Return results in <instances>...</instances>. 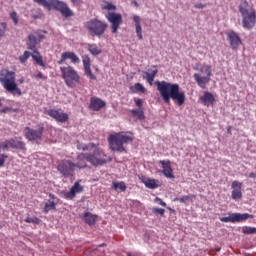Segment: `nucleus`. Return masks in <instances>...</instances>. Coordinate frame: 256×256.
I'll use <instances>...</instances> for the list:
<instances>
[{"instance_id": "obj_14", "label": "nucleus", "mask_w": 256, "mask_h": 256, "mask_svg": "<svg viewBox=\"0 0 256 256\" xmlns=\"http://www.w3.org/2000/svg\"><path fill=\"white\" fill-rule=\"evenodd\" d=\"M45 115H48L49 117H52V119H55L57 123H67L69 121V114L63 112V110L60 109H46L44 110Z\"/></svg>"}, {"instance_id": "obj_39", "label": "nucleus", "mask_w": 256, "mask_h": 256, "mask_svg": "<svg viewBox=\"0 0 256 256\" xmlns=\"http://www.w3.org/2000/svg\"><path fill=\"white\" fill-rule=\"evenodd\" d=\"M26 223H33V225H39L41 223V219L37 217H26L24 220Z\"/></svg>"}, {"instance_id": "obj_49", "label": "nucleus", "mask_w": 256, "mask_h": 256, "mask_svg": "<svg viewBox=\"0 0 256 256\" xmlns=\"http://www.w3.org/2000/svg\"><path fill=\"white\" fill-rule=\"evenodd\" d=\"M135 104L137 107H141L143 105V101L141 99H136Z\"/></svg>"}, {"instance_id": "obj_19", "label": "nucleus", "mask_w": 256, "mask_h": 256, "mask_svg": "<svg viewBox=\"0 0 256 256\" xmlns=\"http://www.w3.org/2000/svg\"><path fill=\"white\" fill-rule=\"evenodd\" d=\"M77 193H83V186L79 183V181L74 183V185L70 188V191L64 193V199L72 201L74 197H77Z\"/></svg>"}, {"instance_id": "obj_18", "label": "nucleus", "mask_w": 256, "mask_h": 256, "mask_svg": "<svg viewBox=\"0 0 256 256\" xmlns=\"http://www.w3.org/2000/svg\"><path fill=\"white\" fill-rule=\"evenodd\" d=\"M231 189H232L231 197L234 201H237V200L243 198V192L241 191V189H243V183L242 182L234 180L231 184Z\"/></svg>"}, {"instance_id": "obj_43", "label": "nucleus", "mask_w": 256, "mask_h": 256, "mask_svg": "<svg viewBox=\"0 0 256 256\" xmlns=\"http://www.w3.org/2000/svg\"><path fill=\"white\" fill-rule=\"evenodd\" d=\"M77 149H79V151H88L89 150V146L87 144H81V143H77Z\"/></svg>"}, {"instance_id": "obj_3", "label": "nucleus", "mask_w": 256, "mask_h": 256, "mask_svg": "<svg viewBox=\"0 0 256 256\" xmlns=\"http://www.w3.org/2000/svg\"><path fill=\"white\" fill-rule=\"evenodd\" d=\"M238 9L242 17V27L248 31L253 29L256 25V12L253 6H250L246 0H242Z\"/></svg>"}, {"instance_id": "obj_11", "label": "nucleus", "mask_w": 256, "mask_h": 256, "mask_svg": "<svg viewBox=\"0 0 256 256\" xmlns=\"http://www.w3.org/2000/svg\"><path fill=\"white\" fill-rule=\"evenodd\" d=\"M46 9L51 11L54 9L55 11H59L63 17H73V11L69 9V6L65 2L59 0H48V5Z\"/></svg>"}, {"instance_id": "obj_2", "label": "nucleus", "mask_w": 256, "mask_h": 256, "mask_svg": "<svg viewBox=\"0 0 256 256\" xmlns=\"http://www.w3.org/2000/svg\"><path fill=\"white\" fill-rule=\"evenodd\" d=\"M133 141L132 133L119 132L116 134H111L108 137V143L111 151H116L117 153H125V145Z\"/></svg>"}, {"instance_id": "obj_37", "label": "nucleus", "mask_w": 256, "mask_h": 256, "mask_svg": "<svg viewBox=\"0 0 256 256\" xmlns=\"http://www.w3.org/2000/svg\"><path fill=\"white\" fill-rule=\"evenodd\" d=\"M5 33H7V22L0 23V40L5 37Z\"/></svg>"}, {"instance_id": "obj_8", "label": "nucleus", "mask_w": 256, "mask_h": 256, "mask_svg": "<svg viewBox=\"0 0 256 256\" xmlns=\"http://www.w3.org/2000/svg\"><path fill=\"white\" fill-rule=\"evenodd\" d=\"M197 71L199 72L194 73L193 75L194 81L197 83L200 89H205V87L209 85V82L211 81V76L213 75L211 65L204 64L199 69H197Z\"/></svg>"}, {"instance_id": "obj_44", "label": "nucleus", "mask_w": 256, "mask_h": 256, "mask_svg": "<svg viewBox=\"0 0 256 256\" xmlns=\"http://www.w3.org/2000/svg\"><path fill=\"white\" fill-rule=\"evenodd\" d=\"M34 3H37L38 5H41L45 8H47V6L49 5V1L47 0H34Z\"/></svg>"}, {"instance_id": "obj_13", "label": "nucleus", "mask_w": 256, "mask_h": 256, "mask_svg": "<svg viewBox=\"0 0 256 256\" xmlns=\"http://www.w3.org/2000/svg\"><path fill=\"white\" fill-rule=\"evenodd\" d=\"M107 21L110 22L111 25V33L115 34L119 31V27L123 23V16L119 13L109 12L106 15Z\"/></svg>"}, {"instance_id": "obj_24", "label": "nucleus", "mask_w": 256, "mask_h": 256, "mask_svg": "<svg viewBox=\"0 0 256 256\" xmlns=\"http://www.w3.org/2000/svg\"><path fill=\"white\" fill-rule=\"evenodd\" d=\"M200 103L205 107H213L215 105V96L209 91H205L204 94L200 97Z\"/></svg>"}, {"instance_id": "obj_56", "label": "nucleus", "mask_w": 256, "mask_h": 256, "mask_svg": "<svg viewBox=\"0 0 256 256\" xmlns=\"http://www.w3.org/2000/svg\"><path fill=\"white\" fill-rule=\"evenodd\" d=\"M216 251H221V247L217 248Z\"/></svg>"}, {"instance_id": "obj_16", "label": "nucleus", "mask_w": 256, "mask_h": 256, "mask_svg": "<svg viewBox=\"0 0 256 256\" xmlns=\"http://www.w3.org/2000/svg\"><path fill=\"white\" fill-rule=\"evenodd\" d=\"M67 59H69L73 65H79V63H81V59H79V56H77L75 52L66 51L61 54L60 59L57 61L58 65H63Z\"/></svg>"}, {"instance_id": "obj_54", "label": "nucleus", "mask_w": 256, "mask_h": 256, "mask_svg": "<svg viewBox=\"0 0 256 256\" xmlns=\"http://www.w3.org/2000/svg\"><path fill=\"white\" fill-rule=\"evenodd\" d=\"M18 83H20V84L25 83V78H20V79L18 80Z\"/></svg>"}, {"instance_id": "obj_12", "label": "nucleus", "mask_w": 256, "mask_h": 256, "mask_svg": "<svg viewBox=\"0 0 256 256\" xmlns=\"http://www.w3.org/2000/svg\"><path fill=\"white\" fill-rule=\"evenodd\" d=\"M75 162L71 160L64 159L57 165V171L62 177H73L75 175Z\"/></svg>"}, {"instance_id": "obj_1", "label": "nucleus", "mask_w": 256, "mask_h": 256, "mask_svg": "<svg viewBox=\"0 0 256 256\" xmlns=\"http://www.w3.org/2000/svg\"><path fill=\"white\" fill-rule=\"evenodd\" d=\"M155 85L164 103H171V99L175 101L178 107H181V105L185 103V93L183 91H180L179 84L157 80L155 82Z\"/></svg>"}, {"instance_id": "obj_28", "label": "nucleus", "mask_w": 256, "mask_h": 256, "mask_svg": "<svg viewBox=\"0 0 256 256\" xmlns=\"http://www.w3.org/2000/svg\"><path fill=\"white\" fill-rule=\"evenodd\" d=\"M157 73H159V70L157 69L152 70L151 73L145 72L143 75V79H146L149 85H153V81H155V77H157Z\"/></svg>"}, {"instance_id": "obj_26", "label": "nucleus", "mask_w": 256, "mask_h": 256, "mask_svg": "<svg viewBox=\"0 0 256 256\" xmlns=\"http://www.w3.org/2000/svg\"><path fill=\"white\" fill-rule=\"evenodd\" d=\"M49 198L51 200H48V202L45 203V206L43 208L44 213H49V211H55L57 207V202H55V195L50 193Z\"/></svg>"}, {"instance_id": "obj_4", "label": "nucleus", "mask_w": 256, "mask_h": 256, "mask_svg": "<svg viewBox=\"0 0 256 256\" xmlns=\"http://www.w3.org/2000/svg\"><path fill=\"white\" fill-rule=\"evenodd\" d=\"M45 39V35L41 34L40 32H34L28 36L27 40V49L29 51H33L31 54V57L35 63H37L40 67L45 68V62H43V56L39 53V50H37V46L41 41Z\"/></svg>"}, {"instance_id": "obj_29", "label": "nucleus", "mask_w": 256, "mask_h": 256, "mask_svg": "<svg viewBox=\"0 0 256 256\" xmlns=\"http://www.w3.org/2000/svg\"><path fill=\"white\" fill-rule=\"evenodd\" d=\"M82 218H83V221L87 223V225H95V221H97V216L89 212H85Z\"/></svg>"}, {"instance_id": "obj_50", "label": "nucleus", "mask_w": 256, "mask_h": 256, "mask_svg": "<svg viewBox=\"0 0 256 256\" xmlns=\"http://www.w3.org/2000/svg\"><path fill=\"white\" fill-rule=\"evenodd\" d=\"M73 5H81V0H70Z\"/></svg>"}, {"instance_id": "obj_46", "label": "nucleus", "mask_w": 256, "mask_h": 256, "mask_svg": "<svg viewBox=\"0 0 256 256\" xmlns=\"http://www.w3.org/2000/svg\"><path fill=\"white\" fill-rule=\"evenodd\" d=\"M153 213H158V215L163 216V215H165V209L155 207V208H153Z\"/></svg>"}, {"instance_id": "obj_15", "label": "nucleus", "mask_w": 256, "mask_h": 256, "mask_svg": "<svg viewBox=\"0 0 256 256\" xmlns=\"http://www.w3.org/2000/svg\"><path fill=\"white\" fill-rule=\"evenodd\" d=\"M251 217L253 216L248 213H232L228 217H221L220 221H222V223H243V221H247V219Z\"/></svg>"}, {"instance_id": "obj_23", "label": "nucleus", "mask_w": 256, "mask_h": 256, "mask_svg": "<svg viewBox=\"0 0 256 256\" xmlns=\"http://www.w3.org/2000/svg\"><path fill=\"white\" fill-rule=\"evenodd\" d=\"M160 165H162V173L167 179H174L173 168L171 167V161L160 160Z\"/></svg>"}, {"instance_id": "obj_45", "label": "nucleus", "mask_w": 256, "mask_h": 256, "mask_svg": "<svg viewBox=\"0 0 256 256\" xmlns=\"http://www.w3.org/2000/svg\"><path fill=\"white\" fill-rule=\"evenodd\" d=\"M103 9H106V11H115L117 7H115V5H113L112 3H107V5L103 7Z\"/></svg>"}, {"instance_id": "obj_17", "label": "nucleus", "mask_w": 256, "mask_h": 256, "mask_svg": "<svg viewBox=\"0 0 256 256\" xmlns=\"http://www.w3.org/2000/svg\"><path fill=\"white\" fill-rule=\"evenodd\" d=\"M227 40L229 41L230 47L233 51H237L240 45H243V41H241V37L235 31H230L226 33Z\"/></svg>"}, {"instance_id": "obj_22", "label": "nucleus", "mask_w": 256, "mask_h": 256, "mask_svg": "<svg viewBox=\"0 0 256 256\" xmlns=\"http://www.w3.org/2000/svg\"><path fill=\"white\" fill-rule=\"evenodd\" d=\"M8 145H9V148L10 149H17L18 151H27V146L25 144V142H23L20 139H17V138H11L8 140Z\"/></svg>"}, {"instance_id": "obj_57", "label": "nucleus", "mask_w": 256, "mask_h": 256, "mask_svg": "<svg viewBox=\"0 0 256 256\" xmlns=\"http://www.w3.org/2000/svg\"><path fill=\"white\" fill-rule=\"evenodd\" d=\"M0 229H3V225L0 224Z\"/></svg>"}, {"instance_id": "obj_33", "label": "nucleus", "mask_w": 256, "mask_h": 256, "mask_svg": "<svg viewBox=\"0 0 256 256\" xmlns=\"http://www.w3.org/2000/svg\"><path fill=\"white\" fill-rule=\"evenodd\" d=\"M157 183L158 181L155 179H148L144 181V185L147 187V189H157V187H159V184Z\"/></svg>"}, {"instance_id": "obj_34", "label": "nucleus", "mask_w": 256, "mask_h": 256, "mask_svg": "<svg viewBox=\"0 0 256 256\" xmlns=\"http://www.w3.org/2000/svg\"><path fill=\"white\" fill-rule=\"evenodd\" d=\"M113 189H115V191H117L118 189L122 192L127 191V184H125V182L121 181V182H113Z\"/></svg>"}, {"instance_id": "obj_32", "label": "nucleus", "mask_w": 256, "mask_h": 256, "mask_svg": "<svg viewBox=\"0 0 256 256\" xmlns=\"http://www.w3.org/2000/svg\"><path fill=\"white\" fill-rule=\"evenodd\" d=\"M193 199H197V195L189 194L180 198H175L174 201H179V203H188V201H193Z\"/></svg>"}, {"instance_id": "obj_47", "label": "nucleus", "mask_w": 256, "mask_h": 256, "mask_svg": "<svg viewBox=\"0 0 256 256\" xmlns=\"http://www.w3.org/2000/svg\"><path fill=\"white\" fill-rule=\"evenodd\" d=\"M5 159H7V155L0 154V167H3L5 165Z\"/></svg>"}, {"instance_id": "obj_58", "label": "nucleus", "mask_w": 256, "mask_h": 256, "mask_svg": "<svg viewBox=\"0 0 256 256\" xmlns=\"http://www.w3.org/2000/svg\"><path fill=\"white\" fill-rule=\"evenodd\" d=\"M0 107H1V99H0Z\"/></svg>"}, {"instance_id": "obj_38", "label": "nucleus", "mask_w": 256, "mask_h": 256, "mask_svg": "<svg viewBox=\"0 0 256 256\" xmlns=\"http://www.w3.org/2000/svg\"><path fill=\"white\" fill-rule=\"evenodd\" d=\"M31 57V53L29 51H24L23 55L19 56L20 63H27V59Z\"/></svg>"}, {"instance_id": "obj_7", "label": "nucleus", "mask_w": 256, "mask_h": 256, "mask_svg": "<svg viewBox=\"0 0 256 256\" xmlns=\"http://www.w3.org/2000/svg\"><path fill=\"white\" fill-rule=\"evenodd\" d=\"M108 28L109 24H107L105 20H101L99 18H91L85 22V29L88 31V35H90V37H98V39H101V37H103L107 32Z\"/></svg>"}, {"instance_id": "obj_27", "label": "nucleus", "mask_w": 256, "mask_h": 256, "mask_svg": "<svg viewBox=\"0 0 256 256\" xmlns=\"http://www.w3.org/2000/svg\"><path fill=\"white\" fill-rule=\"evenodd\" d=\"M133 21L135 23L136 35L139 41L143 39V28L141 27V18L137 15L133 16Z\"/></svg>"}, {"instance_id": "obj_20", "label": "nucleus", "mask_w": 256, "mask_h": 256, "mask_svg": "<svg viewBox=\"0 0 256 256\" xmlns=\"http://www.w3.org/2000/svg\"><path fill=\"white\" fill-rule=\"evenodd\" d=\"M82 63L86 77H88L91 81H97V76H95V74H93L91 71V58H89V56H84Z\"/></svg>"}, {"instance_id": "obj_30", "label": "nucleus", "mask_w": 256, "mask_h": 256, "mask_svg": "<svg viewBox=\"0 0 256 256\" xmlns=\"http://www.w3.org/2000/svg\"><path fill=\"white\" fill-rule=\"evenodd\" d=\"M130 92L131 93H145L146 89L145 86H143V84L141 83H136L132 86H130Z\"/></svg>"}, {"instance_id": "obj_51", "label": "nucleus", "mask_w": 256, "mask_h": 256, "mask_svg": "<svg viewBox=\"0 0 256 256\" xmlns=\"http://www.w3.org/2000/svg\"><path fill=\"white\" fill-rule=\"evenodd\" d=\"M249 177H250V179H256V173L255 172H251L249 174Z\"/></svg>"}, {"instance_id": "obj_42", "label": "nucleus", "mask_w": 256, "mask_h": 256, "mask_svg": "<svg viewBox=\"0 0 256 256\" xmlns=\"http://www.w3.org/2000/svg\"><path fill=\"white\" fill-rule=\"evenodd\" d=\"M32 77H34V79H43V81H47L48 79L42 72H38V74H34Z\"/></svg>"}, {"instance_id": "obj_48", "label": "nucleus", "mask_w": 256, "mask_h": 256, "mask_svg": "<svg viewBox=\"0 0 256 256\" xmlns=\"http://www.w3.org/2000/svg\"><path fill=\"white\" fill-rule=\"evenodd\" d=\"M155 202L158 203V204H160L161 207H167V203H165V202H164L161 198H159V197H156V198H155Z\"/></svg>"}, {"instance_id": "obj_35", "label": "nucleus", "mask_w": 256, "mask_h": 256, "mask_svg": "<svg viewBox=\"0 0 256 256\" xmlns=\"http://www.w3.org/2000/svg\"><path fill=\"white\" fill-rule=\"evenodd\" d=\"M131 114L133 117H136V119H139L140 121L145 119V113H143V110H131Z\"/></svg>"}, {"instance_id": "obj_6", "label": "nucleus", "mask_w": 256, "mask_h": 256, "mask_svg": "<svg viewBox=\"0 0 256 256\" xmlns=\"http://www.w3.org/2000/svg\"><path fill=\"white\" fill-rule=\"evenodd\" d=\"M60 73L67 87L75 89L77 85L81 84V75L73 66L69 64L60 66Z\"/></svg>"}, {"instance_id": "obj_53", "label": "nucleus", "mask_w": 256, "mask_h": 256, "mask_svg": "<svg viewBox=\"0 0 256 256\" xmlns=\"http://www.w3.org/2000/svg\"><path fill=\"white\" fill-rule=\"evenodd\" d=\"M7 111H9V108H4V109L0 110V113H7Z\"/></svg>"}, {"instance_id": "obj_25", "label": "nucleus", "mask_w": 256, "mask_h": 256, "mask_svg": "<svg viewBox=\"0 0 256 256\" xmlns=\"http://www.w3.org/2000/svg\"><path fill=\"white\" fill-rule=\"evenodd\" d=\"M105 105H106L105 101L101 100V98L92 97L90 99L89 108L92 111H101V109H103V107H105Z\"/></svg>"}, {"instance_id": "obj_52", "label": "nucleus", "mask_w": 256, "mask_h": 256, "mask_svg": "<svg viewBox=\"0 0 256 256\" xmlns=\"http://www.w3.org/2000/svg\"><path fill=\"white\" fill-rule=\"evenodd\" d=\"M196 7H197V9H203V7H205V5L204 4H197Z\"/></svg>"}, {"instance_id": "obj_9", "label": "nucleus", "mask_w": 256, "mask_h": 256, "mask_svg": "<svg viewBox=\"0 0 256 256\" xmlns=\"http://www.w3.org/2000/svg\"><path fill=\"white\" fill-rule=\"evenodd\" d=\"M112 161L113 158L107 156L103 150L96 149L94 152L88 153V163H91L93 167H102Z\"/></svg>"}, {"instance_id": "obj_5", "label": "nucleus", "mask_w": 256, "mask_h": 256, "mask_svg": "<svg viewBox=\"0 0 256 256\" xmlns=\"http://www.w3.org/2000/svg\"><path fill=\"white\" fill-rule=\"evenodd\" d=\"M0 83L5 91H8V93H11L12 95H18V97H21L22 92L19 86H17L15 72L7 69L2 70L0 72Z\"/></svg>"}, {"instance_id": "obj_41", "label": "nucleus", "mask_w": 256, "mask_h": 256, "mask_svg": "<svg viewBox=\"0 0 256 256\" xmlns=\"http://www.w3.org/2000/svg\"><path fill=\"white\" fill-rule=\"evenodd\" d=\"M9 140H6L4 142H0V152L1 151H7L9 149Z\"/></svg>"}, {"instance_id": "obj_10", "label": "nucleus", "mask_w": 256, "mask_h": 256, "mask_svg": "<svg viewBox=\"0 0 256 256\" xmlns=\"http://www.w3.org/2000/svg\"><path fill=\"white\" fill-rule=\"evenodd\" d=\"M43 133H45V125L40 123L36 128L26 126L24 128V137L27 141L39 142L43 140Z\"/></svg>"}, {"instance_id": "obj_40", "label": "nucleus", "mask_w": 256, "mask_h": 256, "mask_svg": "<svg viewBox=\"0 0 256 256\" xmlns=\"http://www.w3.org/2000/svg\"><path fill=\"white\" fill-rule=\"evenodd\" d=\"M10 19H12L14 25H18L19 23V16L17 15V12L13 11L10 13Z\"/></svg>"}, {"instance_id": "obj_55", "label": "nucleus", "mask_w": 256, "mask_h": 256, "mask_svg": "<svg viewBox=\"0 0 256 256\" xmlns=\"http://www.w3.org/2000/svg\"><path fill=\"white\" fill-rule=\"evenodd\" d=\"M106 243L100 244L99 247H105Z\"/></svg>"}, {"instance_id": "obj_21", "label": "nucleus", "mask_w": 256, "mask_h": 256, "mask_svg": "<svg viewBox=\"0 0 256 256\" xmlns=\"http://www.w3.org/2000/svg\"><path fill=\"white\" fill-rule=\"evenodd\" d=\"M89 163L88 153H79L76 157V163H74L75 169H87Z\"/></svg>"}, {"instance_id": "obj_36", "label": "nucleus", "mask_w": 256, "mask_h": 256, "mask_svg": "<svg viewBox=\"0 0 256 256\" xmlns=\"http://www.w3.org/2000/svg\"><path fill=\"white\" fill-rule=\"evenodd\" d=\"M242 232L244 235H253L256 233V228L255 227H249V226H244L242 228Z\"/></svg>"}, {"instance_id": "obj_31", "label": "nucleus", "mask_w": 256, "mask_h": 256, "mask_svg": "<svg viewBox=\"0 0 256 256\" xmlns=\"http://www.w3.org/2000/svg\"><path fill=\"white\" fill-rule=\"evenodd\" d=\"M88 51L91 53V55H94V57H97V55H101V49L97 44H88Z\"/></svg>"}]
</instances>
